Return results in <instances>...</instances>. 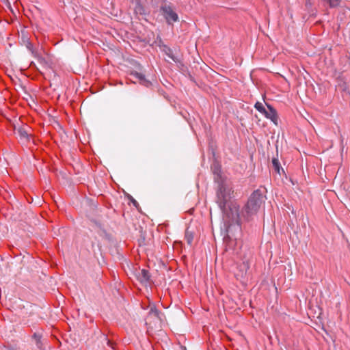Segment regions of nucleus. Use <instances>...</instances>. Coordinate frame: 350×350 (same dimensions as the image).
Here are the masks:
<instances>
[{
    "label": "nucleus",
    "mask_w": 350,
    "mask_h": 350,
    "mask_svg": "<svg viewBox=\"0 0 350 350\" xmlns=\"http://www.w3.org/2000/svg\"><path fill=\"white\" fill-rule=\"evenodd\" d=\"M128 80L135 85L144 87L152 85L151 81L146 77L145 75L137 71H132L129 75Z\"/></svg>",
    "instance_id": "4"
},
{
    "label": "nucleus",
    "mask_w": 350,
    "mask_h": 350,
    "mask_svg": "<svg viewBox=\"0 0 350 350\" xmlns=\"http://www.w3.org/2000/svg\"><path fill=\"white\" fill-rule=\"evenodd\" d=\"M160 10L168 25H172L179 21L177 13L173 10L170 5L165 4L161 6Z\"/></svg>",
    "instance_id": "3"
},
{
    "label": "nucleus",
    "mask_w": 350,
    "mask_h": 350,
    "mask_svg": "<svg viewBox=\"0 0 350 350\" xmlns=\"http://www.w3.org/2000/svg\"><path fill=\"white\" fill-rule=\"evenodd\" d=\"M27 47L29 50H30L31 51V53L34 55L35 53H36V52L33 51V46H32V44L30 43V42H28L27 45Z\"/></svg>",
    "instance_id": "19"
},
{
    "label": "nucleus",
    "mask_w": 350,
    "mask_h": 350,
    "mask_svg": "<svg viewBox=\"0 0 350 350\" xmlns=\"http://www.w3.org/2000/svg\"><path fill=\"white\" fill-rule=\"evenodd\" d=\"M185 240L187 241V243L189 245H191L193 240V236L191 232L189 231L188 230L185 232Z\"/></svg>",
    "instance_id": "14"
},
{
    "label": "nucleus",
    "mask_w": 350,
    "mask_h": 350,
    "mask_svg": "<svg viewBox=\"0 0 350 350\" xmlns=\"http://www.w3.org/2000/svg\"><path fill=\"white\" fill-rule=\"evenodd\" d=\"M214 180L218 184L216 193V203L221 211L226 222L229 224L231 218H239V205L232 200L234 190L231 183L223 177L220 169L215 165L213 167Z\"/></svg>",
    "instance_id": "1"
},
{
    "label": "nucleus",
    "mask_w": 350,
    "mask_h": 350,
    "mask_svg": "<svg viewBox=\"0 0 350 350\" xmlns=\"http://www.w3.org/2000/svg\"><path fill=\"white\" fill-rule=\"evenodd\" d=\"M103 338L107 341V345L111 347L112 349H114L113 342L110 340H109L105 336H103Z\"/></svg>",
    "instance_id": "18"
},
{
    "label": "nucleus",
    "mask_w": 350,
    "mask_h": 350,
    "mask_svg": "<svg viewBox=\"0 0 350 350\" xmlns=\"http://www.w3.org/2000/svg\"><path fill=\"white\" fill-rule=\"evenodd\" d=\"M323 3L329 5L330 8H336L340 6L341 0H321Z\"/></svg>",
    "instance_id": "12"
},
{
    "label": "nucleus",
    "mask_w": 350,
    "mask_h": 350,
    "mask_svg": "<svg viewBox=\"0 0 350 350\" xmlns=\"http://www.w3.org/2000/svg\"><path fill=\"white\" fill-rule=\"evenodd\" d=\"M29 127L27 125L16 129L15 134L17 135L21 143L24 144L30 141L31 135L29 134Z\"/></svg>",
    "instance_id": "5"
},
{
    "label": "nucleus",
    "mask_w": 350,
    "mask_h": 350,
    "mask_svg": "<svg viewBox=\"0 0 350 350\" xmlns=\"http://www.w3.org/2000/svg\"><path fill=\"white\" fill-rule=\"evenodd\" d=\"M137 280L142 284L147 285L150 280V275L148 271L146 269L139 270L136 274Z\"/></svg>",
    "instance_id": "8"
},
{
    "label": "nucleus",
    "mask_w": 350,
    "mask_h": 350,
    "mask_svg": "<svg viewBox=\"0 0 350 350\" xmlns=\"http://www.w3.org/2000/svg\"><path fill=\"white\" fill-rule=\"evenodd\" d=\"M33 338L36 342L37 347L41 349V336L38 334L35 333L33 336Z\"/></svg>",
    "instance_id": "17"
},
{
    "label": "nucleus",
    "mask_w": 350,
    "mask_h": 350,
    "mask_svg": "<svg viewBox=\"0 0 350 350\" xmlns=\"http://www.w3.org/2000/svg\"><path fill=\"white\" fill-rule=\"evenodd\" d=\"M134 12L136 14H139V15H146L147 14L145 8L142 5V4L140 3L139 1H136L135 8H134Z\"/></svg>",
    "instance_id": "11"
},
{
    "label": "nucleus",
    "mask_w": 350,
    "mask_h": 350,
    "mask_svg": "<svg viewBox=\"0 0 350 350\" xmlns=\"http://www.w3.org/2000/svg\"><path fill=\"white\" fill-rule=\"evenodd\" d=\"M262 202L263 196L261 192L259 190L254 191L250 195L247 202L241 211H239V218H237V219L231 218L230 222H229L226 229L227 234L224 239L226 246L229 249L232 248L233 242L237 241L238 238L232 233V230L234 229L240 232L241 221L252 219L258 213Z\"/></svg>",
    "instance_id": "2"
},
{
    "label": "nucleus",
    "mask_w": 350,
    "mask_h": 350,
    "mask_svg": "<svg viewBox=\"0 0 350 350\" xmlns=\"http://www.w3.org/2000/svg\"><path fill=\"white\" fill-rule=\"evenodd\" d=\"M159 46L161 49L163 48L162 51L165 53V54L170 59H172L175 63L180 64L181 66H183V64L182 63L180 59L177 56H175L173 54L172 49L166 44H165L161 40H160V44Z\"/></svg>",
    "instance_id": "7"
},
{
    "label": "nucleus",
    "mask_w": 350,
    "mask_h": 350,
    "mask_svg": "<svg viewBox=\"0 0 350 350\" xmlns=\"http://www.w3.org/2000/svg\"><path fill=\"white\" fill-rule=\"evenodd\" d=\"M250 268V262L247 259L243 260L242 262L237 265V271L235 273V276L237 279L243 278Z\"/></svg>",
    "instance_id": "6"
},
{
    "label": "nucleus",
    "mask_w": 350,
    "mask_h": 350,
    "mask_svg": "<svg viewBox=\"0 0 350 350\" xmlns=\"http://www.w3.org/2000/svg\"><path fill=\"white\" fill-rule=\"evenodd\" d=\"M30 66L36 67V64H34V62H31L30 64Z\"/></svg>",
    "instance_id": "20"
},
{
    "label": "nucleus",
    "mask_w": 350,
    "mask_h": 350,
    "mask_svg": "<svg viewBox=\"0 0 350 350\" xmlns=\"http://www.w3.org/2000/svg\"><path fill=\"white\" fill-rule=\"evenodd\" d=\"M254 107L261 113L263 114L264 112H265V107L263 106L262 103H261L260 102H256L255 105H254Z\"/></svg>",
    "instance_id": "16"
},
{
    "label": "nucleus",
    "mask_w": 350,
    "mask_h": 350,
    "mask_svg": "<svg viewBox=\"0 0 350 350\" xmlns=\"http://www.w3.org/2000/svg\"><path fill=\"white\" fill-rule=\"evenodd\" d=\"M161 312L159 311L155 306H152L150 307L148 314L146 317V321L151 319L161 320Z\"/></svg>",
    "instance_id": "9"
},
{
    "label": "nucleus",
    "mask_w": 350,
    "mask_h": 350,
    "mask_svg": "<svg viewBox=\"0 0 350 350\" xmlns=\"http://www.w3.org/2000/svg\"><path fill=\"white\" fill-rule=\"evenodd\" d=\"M268 109H265V112L263 113V115L268 118L270 119L272 122L276 124V121L278 119L276 111L269 105H267Z\"/></svg>",
    "instance_id": "10"
},
{
    "label": "nucleus",
    "mask_w": 350,
    "mask_h": 350,
    "mask_svg": "<svg viewBox=\"0 0 350 350\" xmlns=\"http://www.w3.org/2000/svg\"><path fill=\"white\" fill-rule=\"evenodd\" d=\"M34 57L37 59V60L42 65H48L47 61L45 59V58L42 57L41 55L38 54L37 53L34 54Z\"/></svg>",
    "instance_id": "15"
},
{
    "label": "nucleus",
    "mask_w": 350,
    "mask_h": 350,
    "mask_svg": "<svg viewBox=\"0 0 350 350\" xmlns=\"http://www.w3.org/2000/svg\"><path fill=\"white\" fill-rule=\"evenodd\" d=\"M272 165H273V169L275 170V171L277 173L280 174V170H282V172L284 171L283 169L281 168L280 163L278 159L273 158L272 159Z\"/></svg>",
    "instance_id": "13"
}]
</instances>
